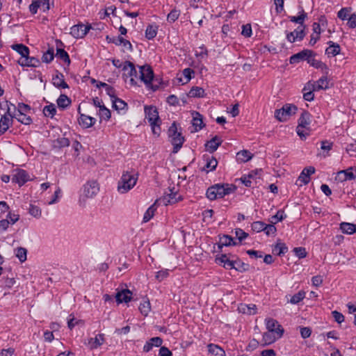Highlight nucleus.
<instances>
[{
    "label": "nucleus",
    "mask_w": 356,
    "mask_h": 356,
    "mask_svg": "<svg viewBox=\"0 0 356 356\" xmlns=\"http://www.w3.org/2000/svg\"><path fill=\"white\" fill-rule=\"evenodd\" d=\"M144 111L145 118L148 120L153 134L156 136H159L161 134V120L159 118L156 107L154 106H145Z\"/></svg>",
    "instance_id": "1"
},
{
    "label": "nucleus",
    "mask_w": 356,
    "mask_h": 356,
    "mask_svg": "<svg viewBox=\"0 0 356 356\" xmlns=\"http://www.w3.org/2000/svg\"><path fill=\"white\" fill-rule=\"evenodd\" d=\"M138 175L134 172H123L118 184V191L120 193H126L136 184Z\"/></svg>",
    "instance_id": "2"
},
{
    "label": "nucleus",
    "mask_w": 356,
    "mask_h": 356,
    "mask_svg": "<svg viewBox=\"0 0 356 356\" xmlns=\"http://www.w3.org/2000/svg\"><path fill=\"white\" fill-rule=\"evenodd\" d=\"M235 188L229 184H217L208 188L206 195L210 200H214L218 198H222L226 195L234 192Z\"/></svg>",
    "instance_id": "3"
},
{
    "label": "nucleus",
    "mask_w": 356,
    "mask_h": 356,
    "mask_svg": "<svg viewBox=\"0 0 356 356\" xmlns=\"http://www.w3.org/2000/svg\"><path fill=\"white\" fill-rule=\"evenodd\" d=\"M311 118L312 115L309 112L303 111L298 119L296 132L302 139H305L309 135V131H310L309 125L312 122Z\"/></svg>",
    "instance_id": "4"
},
{
    "label": "nucleus",
    "mask_w": 356,
    "mask_h": 356,
    "mask_svg": "<svg viewBox=\"0 0 356 356\" xmlns=\"http://www.w3.org/2000/svg\"><path fill=\"white\" fill-rule=\"evenodd\" d=\"M168 136L170 138L172 145H173V153H177L182 147L185 140L182 136L181 131H178L177 124L174 122L168 129Z\"/></svg>",
    "instance_id": "5"
},
{
    "label": "nucleus",
    "mask_w": 356,
    "mask_h": 356,
    "mask_svg": "<svg viewBox=\"0 0 356 356\" xmlns=\"http://www.w3.org/2000/svg\"><path fill=\"white\" fill-rule=\"evenodd\" d=\"M298 110L296 105L291 104H286L280 109L275 111V118L280 122L286 121L291 115H294Z\"/></svg>",
    "instance_id": "6"
},
{
    "label": "nucleus",
    "mask_w": 356,
    "mask_h": 356,
    "mask_svg": "<svg viewBox=\"0 0 356 356\" xmlns=\"http://www.w3.org/2000/svg\"><path fill=\"white\" fill-rule=\"evenodd\" d=\"M122 70L124 72V76L126 77H130V84L131 86L136 85L135 77H137V71L135 65L130 61H125L123 64Z\"/></svg>",
    "instance_id": "7"
},
{
    "label": "nucleus",
    "mask_w": 356,
    "mask_h": 356,
    "mask_svg": "<svg viewBox=\"0 0 356 356\" xmlns=\"http://www.w3.org/2000/svg\"><path fill=\"white\" fill-rule=\"evenodd\" d=\"M13 118L14 116L11 114L10 108H8L7 112L0 119V136L3 134L13 125Z\"/></svg>",
    "instance_id": "8"
},
{
    "label": "nucleus",
    "mask_w": 356,
    "mask_h": 356,
    "mask_svg": "<svg viewBox=\"0 0 356 356\" xmlns=\"http://www.w3.org/2000/svg\"><path fill=\"white\" fill-rule=\"evenodd\" d=\"M91 29L90 25H84L83 24H78L74 25L70 29V34L76 38H83L89 30Z\"/></svg>",
    "instance_id": "9"
},
{
    "label": "nucleus",
    "mask_w": 356,
    "mask_h": 356,
    "mask_svg": "<svg viewBox=\"0 0 356 356\" xmlns=\"http://www.w3.org/2000/svg\"><path fill=\"white\" fill-rule=\"evenodd\" d=\"M315 172V168L313 166L305 168L299 175L296 184L299 186L306 185L310 181V175Z\"/></svg>",
    "instance_id": "10"
},
{
    "label": "nucleus",
    "mask_w": 356,
    "mask_h": 356,
    "mask_svg": "<svg viewBox=\"0 0 356 356\" xmlns=\"http://www.w3.org/2000/svg\"><path fill=\"white\" fill-rule=\"evenodd\" d=\"M306 26H298L296 29L292 32L286 33V39L290 42H294L296 40L301 41L305 36V29Z\"/></svg>",
    "instance_id": "11"
},
{
    "label": "nucleus",
    "mask_w": 356,
    "mask_h": 356,
    "mask_svg": "<svg viewBox=\"0 0 356 356\" xmlns=\"http://www.w3.org/2000/svg\"><path fill=\"white\" fill-rule=\"evenodd\" d=\"M316 54L309 49H304L290 57L289 61L291 64H296L301 60H308L311 56H315Z\"/></svg>",
    "instance_id": "12"
},
{
    "label": "nucleus",
    "mask_w": 356,
    "mask_h": 356,
    "mask_svg": "<svg viewBox=\"0 0 356 356\" xmlns=\"http://www.w3.org/2000/svg\"><path fill=\"white\" fill-rule=\"evenodd\" d=\"M140 79L141 81H143L146 85L151 83L154 77V72L150 66H140Z\"/></svg>",
    "instance_id": "13"
},
{
    "label": "nucleus",
    "mask_w": 356,
    "mask_h": 356,
    "mask_svg": "<svg viewBox=\"0 0 356 356\" xmlns=\"http://www.w3.org/2000/svg\"><path fill=\"white\" fill-rule=\"evenodd\" d=\"M98 191V184L95 181H88L83 186V194L86 197H93Z\"/></svg>",
    "instance_id": "14"
},
{
    "label": "nucleus",
    "mask_w": 356,
    "mask_h": 356,
    "mask_svg": "<svg viewBox=\"0 0 356 356\" xmlns=\"http://www.w3.org/2000/svg\"><path fill=\"white\" fill-rule=\"evenodd\" d=\"M266 328L268 332L276 334L277 337H281L283 334L284 330L278 322L273 318L266 320Z\"/></svg>",
    "instance_id": "15"
},
{
    "label": "nucleus",
    "mask_w": 356,
    "mask_h": 356,
    "mask_svg": "<svg viewBox=\"0 0 356 356\" xmlns=\"http://www.w3.org/2000/svg\"><path fill=\"white\" fill-rule=\"evenodd\" d=\"M29 180V175L24 170H18L12 177V181L17 183L19 186L24 185Z\"/></svg>",
    "instance_id": "16"
},
{
    "label": "nucleus",
    "mask_w": 356,
    "mask_h": 356,
    "mask_svg": "<svg viewBox=\"0 0 356 356\" xmlns=\"http://www.w3.org/2000/svg\"><path fill=\"white\" fill-rule=\"evenodd\" d=\"M19 65L22 67H36L39 66L40 62V60L35 57H30L29 55L28 56H24L18 60Z\"/></svg>",
    "instance_id": "17"
},
{
    "label": "nucleus",
    "mask_w": 356,
    "mask_h": 356,
    "mask_svg": "<svg viewBox=\"0 0 356 356\" xmlns=\"http://www.w3.org/2000/svg\"><path fill=\"white\" fill-rule=\"evenodd\" d=\"M354 168L350 167L346 170H341L338 172L336 177V179L339 181H345L347 180H353L355 178V175L353 172Z\"/></svg>",
    "instance_id": "18"
},
{
    "label": "nucleus",
    "mask_w": 356,
    "mask_h": 356,
    "mask_svg": "<svg viewBox=\"0 0 356 356\" xmlns=\"http://www.w3.org/2000/svg\"><path fill=\"white\" fill-rule=\"evenodd\" d=\"M192 124L194 128L192 132H197L204 127V124L203 122L202 115L200 113L194 112L193 113Z\"/></svg>",
    "instance_id": "19"
},
{
    "label": "nucleus",
    "mask_w": 356,
    "mask_h": 356,
    "mask_svg": "<svg viewBox=\"0 0 356 356\" xmlns=\"http://www.w3.org/2000/svg\"><path fill=\"white\" fill-rule=\"evenodd\" d=\"M104 334H99L95 337H91L88 339V346L91 350L97 349L104 343Z\"/></svg>",
    "instance_id": "20"
},
{
    "label": "nucleus",
    "mask_w": 356,
    "mask_h": 356,
    "mask_svg": "<svg viewBox=\"0 0 356 356\" xmlns=\"http://www.w3.org/2000/svg\"><path fill=\"white\" fill-rule=\"evenodd\" d=\"M53 84L55 87L58 88H68V84L65 81L64 75L57 72L52 79Z\"/></svg>",
    "instance_id": "21"
},
{
    "label": "nucleus",
    "mask_w": 356,
    "mask_h": 356,
    "mask_svg": "<svg viewBox=\"0 0 356 356\" xmlns=\"http://www.w3.org/2000/svg\"><path fill=\"white\" fill-rule=\"evenodd\" d=\"M132 293L129 289L122 290L121 291H118L115 295V298L117 302H128L131 299Z\"/></svg>",
    "instance_id": "22"
},
{
    "label": "nucleus",
    "mask_w": 356,
    "mask_h": 356,
    "mask_svg": "<svg viewBox=\"0 0 356 356\" xmlns=\"http://www.w3.org/2000/svg\"><path fill=\"white\" fill-rule=\"evenodd\" d=\"M329 47L325 49V54L327 56H335L340 54L341 47L339 44L332 41L327 42Z\"/></svg>",
    "instance_id": "23"
},
{
    "label": "nucleus",
    "mask_w": 356,
    "mask_h": 356,
    "mask_svg": "<svg viewBox=\"0 0 356 356\" xmlns=\"http://www.w3.org/2000/svg\"><path fill=\"white\" fill-rule=\"evenodd\" d=\"M307 63L314 67L316 69H321V70L324 71L325 74H327V66L321 60L315 59L314 56H311V57L309 58Z\"/></svg>",
    "instance_id": "24"
},
{
    "label": "nucleus",
    "mask_w": 356,
    "mask_h": 356,
    "mask_svg": "<svg viewBox=\"0 0 356 356\" xmlns=\"http://www.w3.org/2000/svg\"><path fill=\"white\" fill-rule=\"evenodd\" d=\"M216 261H218L219 263L222 264L223 267L227 269H233L235 267L234 260H230L226 254H222L217 257Z\"/></svg>",
    "instance_id": "25"
},
{
    "label": "nucleus",
    "mask_w": 356,
    "mask_h": 356,
    "mask_svg": "<svg viewBox=\"0 0 356 356\" xmlns=\"http://www.w3.org/2000/svg\"><path fill=\"white\" fill-rule=\"evenodd\" d=\"M307 18V14L302 8L298 16H289V19L291 22L298 24L299 26H305V20Z\"/></svg>",
    "instance_id": "26"
},
{
    "label": "nucleus",
    "mask_w": 356,
    "mask_h": 356,
    "mask_svg": "<svg viewBox=\"0 0 356 356\" xmlns=\"http://www.w3.org/2000/svg\"><path fill=\"white\" fill-rule=\"evenodd\" d=\"M221 143L222 140L218 136H216L207 142L206 147L211 153H213L216 151L218 147L220 145Z\"/></svg>",
    "instance_id": "27"
},
{
    "label": "nucleus",
    "mask_w": 356,
    "mask_h": 356,
    "mask_svg": "<svg viewBox=\"0 0 356 356\" xmlns=\"http://www.w3.org/2000/svg\"><path fill=\"white\" fill-rule=\"evenodd\" d=\"M95 121L96 120L94 118L81 114L79 124L84 128H89L95 124Z\"/></svg>",
    "instance_id": "28"
},
{
    "label": "nucleus",
    "mask_w": 356,
    "mask_h": 356,
    "mask_svg": "<svg viewBox=\"0 0 356 356\" xmlns=\"http://www.w3.org/2000/svg\"><path fill=\"white\" fill-rule=\"evenodd\" d=\"M238 311L241 313L252 315L256 314L257 307L255 305L241 304L238 306Z\"/></svg>",
    "instance_id": "29"
},
{
    "label": "nucleus",
    "mask_w": 356,
    "mask_h": 356,
    "mask_svg": "<svg viewBox=\"0 0 356 356\" xmlns=\"http://www.w3.org/2000/svg\"><path fill=\"white\" fill-rule=\"evenodd\" d=\"M182 200L181 195L177 194V193H174L170 191L169 194H167L163 197V201L167 204H175Z\"/></svg>",
    "instance_id": "30"
},
{
    "label": "nucleus",
    "mask_w": 356,
    "mask_h": 356,
    "mask_svg": "<svg viewBox=\"0 0 356 356\" xmlns=\"http://www.w3.org/2000/svg\"><path fill=\"white\" fill-rule=\"evenodd\" d=\"M238 243L235 242L233 238L229 235H223L220 238L218 248L221 249L223 246L236 245Z\"/></svg>",
    "instance_id": "31"
},
{
    "label": "nucleus",
    "mask_w": 356,
    "mask_h": 356,
    "mask_svg": "<svg viewBox=\"0 0 356 356\" xmlns=\"http://www.w3.org/2000/svg\"><path fill=\"white\" fill-rule=\"evenodd\" d=\"M340 229L344 234H353L356 232V225L349 222H341Z\"/></svg>",
    "instance_id": "32"
},
{
    "label": "nucleus",
    "mask_w": 356,
    "mask_h": 356,
    "mask_svg": "<svg viewBox=\"0 0 356 356\" xmlns=\"http://www.w3.org/2000/svg\"><path fill=\"white\" fill-rule=\"evenodd\" d=\"M208 350L213 356H225V350L219 346L210 343L208 345Z\"/></svg>",
    "instance_id": "33"
},
{
    "label": "nucleus",
    "mask_w": 356,
    "mask_h": 356,
    "mask_svg": "<svg viewBox=\"0 0 356 356\" xmlns=\"http://www.w3.org/2000/svg\"><path fill=\"white\" fill-rule=\"evenodd\" d=\"M12 49L19 54L22 57L28 56L29 55V49L23 44H16L12 46Z\"/></svg>",
    "instance_id": "34"
},
{
    "label": "nucleus",
    "mask_w": 356,
    "mask_h": 356,
    "mask_svg": "<svg viewBox=\"0 0 356 356\" xmlns=\"http://www.w3.org/2000/svg\"><path fill=\"white\" fill-rule=\"evenodd\" d=\"M13 115L17 120L18 122H21L22 124L28 125L32 122L31 118L29 115H26L24 113H16Z\"/></svg>",
    "instance_id": "35"
},
{
    "label": "nucleus",
    "mask_w": 356,
    "mask_h": 356,
    "mask_svg": "<svg viewBox=\"0 0 356 356\" xmlns=\"http://www.w3.org/2000/svg\"><path fill=\"white\" fill-rule=\"evenodd\" d=\"M57 104L59 108H65L71 104L70 99L64 94H61L58 98Z\"/></svg>",
    "instance_id": "36"
},
{
    "label": "nucleus",
    "mask_w": 356,
    "mask_h": 356,
    "mask_svg": "<svg viewBox=\"0 0 356 356\" xmlns=\"http://www.w3.org/2000/svg\"><path fill=\"white\" fill-rule=\"evenodd\" d=\"M56 56L62 60L64 63H67V65L70 64V59L67 52L61 48L56 49Z\"/></svg>",
    "instance_id": "37"
},
{
    "label": "nucleus",
    "mask_w": 356,
    "mask_h": 356,
    "mask_svg": "<svg viewBox=\"0 0 356 356\" xmlns=\"http://www.w3.org/2000/svg\"><path fill=\"white\" fill-rule=\"evenodd\" d=\"M112 103L113 107L118 111H125L127 106V103L118 97L113 99Z\"/></svg>",
    "instance_id": "38"
},
{
    "label": "nucleus",
    "mask_w": 356,
    "mask_h": 356,
    "mask_svg": "<svg viewBox=\"0 0 356 356\" xmlns=\"http://www.w3.org/2000/svg\"><path fill=\"white\" fill-rule=\"evenodd\" d=\"M158 26L156 25L149 24L145 30V37L148 40L154 39L157 34Z\"/></svg>",
    "instance_id": "39"
},
{
    "label": "nucleus",
    "mask_w": 356,
    "mask_h": 356,
    "mask_svg": "<svg viewBox=\"0 0 356 356\" xmlns=\"http://www.w3.org/2000/svg\"><path fill=\"white\" fill-rule=\"evenodd\" d=\"M288 251V248L284 243H277L273 248V252L278 256L284 254Z\"/></svg>",
    "instance_id": "40"
},
{
    "label": "nucleus",
    "mask_w": 356,
    "mask_h": 356,
    "mask_svg": "<svg viewBox=\"0 0 356 356\" xmlns=\"http://www.w3.org/2000/svg\"><path fill=\"white\" fill-rule=\"evenodd\" d=\"M204 90L201 87H193L189 92L188 96L190 97H203L204 96Z\"/></svg>",
    "instance_id": "41"
},
{
    "label": "nucleus",
    "mask_w": 356,
    "mask_h": 356,
    "mask_svg": "<svg viewBox=\"0 0 356 356\" xmlns=\"http://www.w3.org/2000/svg\"><path fill=\"white\" fill-rule=\"evenodd\" d=\"M315 83L317 90H326L329 88V81L326 76L320 78Z\"/></svg>",
    "instance_id": "42"
},
{
    "label": "nucleus",
    "mask_w": 356,
    "mask_h": 356,
    "mask_svg": "<svg viewBox=\"0 0 356 356\" xmlns=\"http://www.w3.org/2000/svg\"><path fill=\"white\" fill-rule=\"evenodd\" d=\"M43 113L46 117L53 118L56 113V108L54 104L47 105L43 108Z\"/></svg>",
    "instance_id": "43"
},
{
    "label": "nucleus",
    "mask_w": 356,
    "mask_h": 356,
    "mask_svg": "<svg viewBox=\"0 0 356 356\" xmlns=\"http://www.w3.org/2000/svg\"><path fill=\"white\" fill-rule=\"evenodd\" d=\"M305 298V292L304 291H300L298 293L292 296L290 300H288V302L296 305L298 304Z\"/></svg>",
    "instance_id": "44"
},
{
    "label": "nucleus",
    "mask_w": 356,
    "mask_h": 356,
    "mask_svg": "<svg viewBox=\"0 0 356 356\" xmlns=\"http://www.w3.org/2000/svg\"><path fill=\"white\" fill-rule=\"evenodd\" d=\"M276 334L273 333L271 332H265L263 334V341L265 344H270L276 341V339H279Z\"/></svg>",
    "instance_id": "45"
},
{
    "label": "nucleus",
    "mask_w": 356,
    "mask_h": 356,
    "mask_svg": "<svg viewBox=\"0 0 356 356\" xmlns=\"http://www.w3.org/2000/svg\"><path fill=\"white\" fill-rule=\"evenodd\" d=\"M252 157V154L248 150H242L237 153V159L241 162H247Z\"/></svg>",
    "instance_id": "46"
},
{
    "label": "nucleus",
    "mask_w": 356,
    "mask_h": 356,
    "mask_svg": "<svg viewBox=\"0 0 356 356\" xmlns=\"http://www.w3.org/2000/svg\"><path fill=\"white\" fill-rule=\"evenodd\" d=\"M54 58V50L53 48H49L46 52H44L42 56V61L43 63H49Z\"/></svg>",
    "instance_id": "47"
},
{
    "label": "nucleus",
    "mask_w": 356,
    "mask_h": 356,
    "mask_svg": "<svg viewBox=\"0 0 356 356\" xmlns=\"http://www.w3.org/2000/svg\"><path fill=\"white\" fill-rule=\"evenodd\" d=\"M27 250L24 248H17L15 250V256L23 263L26 260Z\"/></svg>",
    "instance_id": "48"
},
{
    "label": "nucleus",
    "mask_w": 356,
    "mask_h": 356,
    "mask_svg": "<svg viewBox=\"0 0 356 356\" xmlns=\"http://www.w3.org/2000/svg\"><path fill=\"white\" fill-rule=\"evenodd\" d=\"M235 267L233 269H235L239 272H243L248 270L249 266L247 264L241 261L240 259L234 261Z\"/></svg>",
    "instance_id": "49"
},
{
    "label": "nucleus",
    "mask_w": 356,
    "mask_h": 356,
    "mask_svg": "<svg viewBox=\"0 0 356 356\" xmlns=\"http://www.w3.org/2000/svg\"><path fill=\"white\" fill-rule=\"evenodd\" d=\"M29 213L34 218H39L42 215L41 209L35 205L30 204L29 208Z\"/></svg>",
    "instance_id": "50"
},
{
    "label": "nucleus",
    "mask_w": 356,
    "mask_h": 356,
    "mask_svg": "<svg viewBox=\"0 0 356 356\" xmlns=\"http://www.w3.org/2000/svg\"><path fill=\"white\" fill-rule=\"evenodd\" d=\"M156 211V208L154 207V204L151 205L145 211L144 216H143V222H148L154 215V212Z\"/></svg>",
    "instance_id": "51"
},
{
    "label": "nucleus",
    "mask_w": 356,
    "mask_h": 356,
    "mask_svg": "<svg viewBox=\"0 0 356 356\" xmlns=\"http://www.w3.org/2000/svg\"><path fill=\"white\" fill-rule=\"evenodd\" d=\"M286 217V216L284 214V212L282 210H279L275 215L271 217L270 222L273 224H275L283 220Z\"/></svg>",
    "instance_id": "52"
},
{
    "label": "nucleus",
    "mask_w": 356,
    "mask_h": 356,
    "mask_svg": "<svg viewBox=\"0 0 356 356\" xmlns=\"http://www.w3.org/2000/svg\"><path fill=\"white\" fill-rule=\"evenodd\" d=\"M150 309L151 307L149 300L143 301V302H141L139 306L140 313L145 316L149 314Z\"/></svg>",
    "instance_id": "53"
},
{
    "label": "nucleus",
    "mask_w": 356,
    "mask_h": 356,
    "mask_svg": "<svg viewBox=\"0 0 356 356\" xmlns=\"http://www.w3.org/2000/svg\"><path fill=\"white\" fill-rule=\"evenodd\" d=\"M218 165L217 160L211 157V159H209L207 161V164L204 167V170H207V172L213 171L216 169V166Z\"/></svg>",
    "instance_id": "54"
},
{
    "label": "nucleus",
    "mask_w": 356,
    "mask_h": 356,
    "mask_svg": "<svg viewBox=\"0 0 356 356\" xmlns=\"http://www.w3.org/2000/svg\"><path fill=\"white\" fill-rule=\"evenodd\" d=\"M180 15V10L172 9L167 16V20L170 23L175 22Z\"/></svg>",
    "instance_id": "55"
},
{
    "label": "nucleus",
    "mask_w": 356,
    "mask_h": 356,
    "mask_svg": "<svg viewBox=\"0 0 356 356\" xmlns=\"http://www.w3.org/2000/svg\"><path fill=\"white\" fill-rule=\"evenodd\" d=\"M350 8H343L338 12L337 16L342 20L348 19L349 16L351 15L350 14Z\"/></svg>",
    "instance_id": "56"
},
{
    "label": "nucleus",
    "mask_w": 356,
    "mask_h": 356,
    "mask_svg": "<svg viewBox=\"0 0 356 356\" xmlns=\"http://www.w3.org/2000/svg\"><path fill=\"white\" fill-rule=\"evenodd\" d=\"M54 145L60 148L68 147L70 145V140L65 137L59 138L54 141Z\"/></svg>",
    "instance_id": "57"
},
{
    "label": "nucleus",
    "mask_w": 356,
    "mask_h": 356,
    "mask_svg": "<svg viewBox=\"0 0 356 356\" xmlns=\"http://www.w3.org/2000/svg\"><path fill=\"white\" fill-rule=\"evenodd\" d=\"M264 232L267 236L275 235L277 232V229L273 223L269 225L265 224Z\"/></svg>",
    "instance_id": "58"
},
{
    "label": "nucleus",
    "mask_w": 356,
    "mask_h": 356,
    "mask_svg": "<svg viewBox=\"0 0 356 356\" xmlns=\"http://www.w3.org/2000/svg\"><path fill=\"white\" fill-rule=\"evenodd\" d=\"M265 224L262 221H256L252 224V229L256 232L264 231Z\"/></svg>",
    "instance_id": "59"
},
{
    "label": "nucleus",
    "mask_w": 356,
    "mask_h": 356,
    "mask_svg": "<svg viewBox=\"0 0 356 356\" xmlns=\"http://www.w3.org/2000/svg\"><path fill=\"white\" fill-rule=\"evenodd\" d=\"M293 252H294L295 254L299 259H302V258L306 257L307 254V251H306V249L305 248H302V247L295 248L293 249Z\"/></svg>",
    "instance_id": "60"
},
{
    "label": "nucleus",
    "mask_w": 356,
    "mask_h": 356,
    "mask_svg": "<svg viewBox=\"0 0 356 356\" xmlns=\"http://www.w3.org/2000/svg\"><path fill=\"white\" fill-rule=\"evenodd\" d=\"M241 34L245 38H249L252 35V27L250 24L242 26Z\"/></svg>",
    "instance_id": "61"
},
{
    "label": "nucleus",
    "mask_w": 356,
    "mask_h": 356,
    "mask_svg": "<svg viewBox=\"0 0 356 356\" xmlns=\"http://www.w3.org/2000/svg\"><path fill=\"white\" fill-rule=\"evenodd\" d=\"M101 117L106 120H108L111 118V114L109 109L106 108L105 106H102L99 110Z\"/></svg>",
    "instance_id": "62"
},
{
    "label": "nucleus",
    "mask_w": 356,
    "mask_h": 356,
    "mask_svg": "<svg viewBox=\"0 0 356 356\" xmlns=\"http://www.w3.org/2000/svg\"><path fill=\"white\" fill-rule=\"evenodd\" d=\"M235 235L238 238L239 242H241L248 236V234L246 232L239 228L235 229Z\"/></svg>",
    "instance_id": "63"
},
{
    "label": "nucleus",
    "mask_w": 356,
    "mask_h": 356,
    "mask_svg": "<svg viewBox=\"0 0 356 356\" xmlns=\"http://www.w3.org/2000/svg\"><path fill=\"white\" fill-rule=\"evenodd\" d=\"M348 26L350 29L356 27V15L355 13L351 14L348 19Z\"/></svg>",
    "instance_id": "64"
}]
</instances>
